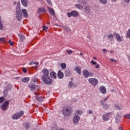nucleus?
Segmentation results:
<instances>
[{"instance_id":"50","label":"nucleus","mask_w":130,"mask_h":130,"mask_svg":"<svg viewBox=\"0 0 130 130\" xmlns=\"http://www.w3.org/2000/svg\"><path fill=\"white\" fill-rule=\"evenodd\" d=\"M29 66H32V64H36V62L32 61V62H29Z\"/></svg>"},{"instance_id":"22","label":"nucleus","mask_w":130,"mask_h":130,"mask_svg":"<svg viewBox=\"0 0 130 130\" xmlns=\"http://www.w3.org/2000/svg\"><path fill=\"white\" fill-rule=\"evenodd\" d=\"M75 8L79 9V10H83V9H84V7H83V6L81 4H76Z\"/></svg>"},{"instance_id":"30","label":"nucleus","mask_w":130,"mask_h":130,"mask_svg":"<svg viewBox=\"0 0 130 130\" xmlns=\"http://www.w3.org/2000/svg\"><path fill=\"white\" fill-rule=\"evenodd\" d=\"M115 107L116 109H117L118 110H121V109H122V107L121 106H119L118 104L115 105Z\"/></svg>"},{"instance_id":"58","label":"nucleus","mask_w":130,"mask_h":130,"mask_svg":"<svg viewBox=\"0 0 130 130\" xmlns=\"http://www.w3.org/2000/svg\"><path fill=\"white\" fill-rule=\"evenodd\" d=\"M124 2H125V3H127V4H128V3H129L130 0H124Z\"/></svg>"},{"instance_id":"40","label":"nucleus","mask_w":130,"mask_h":130,"mask_svg":"<svg viewBox=\"0 0 130 130\" xmlns=\"http://www.w3.org/2000/svg\"><path fill=\"white\" fill-rule=\"evenodd\" d=\"M67 53H69V54H71V53H73V51L72 50H67Z\"/></svg>"},{"instance_id":"27","label":"nucleus","mask_w":130,"mask_h":130,"mask_svg":"<svg viewBox=\"0 0 130 130\" xmlns=\"http://www.w3.org/2000/svg\"><path fill=\"white\" fill-rule=\"evenodd\" d=\"M17 8H16V12H18L20 11H21V10L20 9V6H21V4L20 3V2H18L17 4Z\"/></svg>"},{"instance_id":"2","label":"nucleus","mask_w":130,"mask_h":130,"mask_svg":"<svg viewBox=\"0 0 130 130\" xmlns=\"http://www.w3.org/2000/svg\"><path fill=\"white\" fill-rule=\"evenodd\" d=\"M73 113V109L71 107H66L63 109V114L64 116H71Z\"/></svg>"},{"instance_id":"44","label":"nucleus","mask_w":130,"mask_h":130,"mask_svg":"<svg viewBox=\"0 0 130 130\" xmlns=\"http://www.w3.org/2000/svg\"><path fill=\"white\" fill-rule=\"evenodd\" d=\"M32 81L34 82V83H37V82H38V80L36 78H34V79H32Z\"/></svg>"},{"instance_id":"19","label":"nucleus","mask_w":130,"mask_h":130,"mask_svg":"<svg viewBox=\"0 0 130 130\" xmlns=\"http://www.w3.org/2000/svg\"><path fill=\"white\" fill-rule=\"evenodd\" d=\"M21 4L24 7H27L28 1L27 0H21Z\"/></svg>"},{"instance_id":"54","label":"nucleus","mask_w":130,"mask_h":130,"mask_svg":"<svg viewBox=\"0 0 130 130\" xmlns=\"http://www.w3.org/2000/svg\"><path fill=\"white\" fill-rule=\"evenodd\" d=\"M22 71L23 73H27V69L26 68H23Z\"/></svg>"},{"instance_id":"46","label":"nucleus","mask_w":130,"mask_h":130,"mask_svg":"<svg viewBox=\"0 0 130 130\" xmlns=\"http://www.w3.org/2000/svg\"><path fill=\"white\" fill-rule=\"evenodd\" d=\"M64 29L65 30H66L67 31H68L69 32H70L71 31L70 27H65Z\"/></svg>"},{"instance_id":"12","label":"nucleus","mask_w":130,"mask_h":130,"mask_svg":"<svg viewBox=\"0 0 130 130\" xmlns=\"http://www.w3.org/2000/svg\"><path fill=\"white\" fill-rule=\"evenodd\" d=\"M21 13H22L24 17H25V18H28V11H27V10L23 9L21 10Z\"/></svg>"},{"instance_id":"21","label":"nucleus","mask_w":130,"mask_h":130,"mask_svg":"<svg viewBox=\"0 0 130 130\" xmlns=\"http://www.w3.org/2000/svg\"><path fill=\"white\" fill-rule=\"evenodd\" d=\"M75 71L79 74V75H81L82 74V72H81V67L77 66L76 69H75Z\"/></svg>"},{"instance_id":"15","label":"nucleus","mask_w":130,"mask_h":130,"mask_svg":"<svg viewBox=\"0 0 130 130\" xmlns=\"http://www.w3.org/2000/svg\"><path fill=\"white\" fill-rule=\"evenodd\" d=\"M45 12H46V10L43 7L39 8L38 10V13H39V14L41 13H44Z\"/></svg>"},{"instance_id":"14","label":"nucleus","mask_w":130,"mask_h":130,"mask_svg":"<svg viewBox=\"0 0 130 130\" xmlns=\"http://www.w3.org/2000/svg\"><path fill=\"white\" fill-rule=\"evenodd\" d=\"M99 90L102 94H106V88L103 86H101Z\"/></svg>"},{"instance_id":"6","label":"nucleus","mask_w":130,"mask_h":130,"mask_svg":"<svg viewBox=\"0 0 130 130\" xmlns=\"http://www.w3.org/2000/svg\"><path fill=\"white\" fill-rule=\"evenodd\" d=\"M111 114H112V113H106V114H104L103 116V119L104 120V121H107V120H109V119L111 118Z\"/></svg>"},{"instance_id":"41","label":"nucleus","mask_w":130,"mask_h":130,"mask_svg":"<svg viewBox=\"0 0 130 130\" xmlns=\"http://www.w3.org/2000/svg\"><path fill=\"white\" fill-rule=\"evenodd\" d=\"M67 16L68 17H69V18H71V17H72V12H69L67 13Z\"/></svg>"},{"instance_id":"9","label":"nucleus","mask_w":130,"mask_h":130,"mask_svg":"<svg viewBox=\"0 0 130 130\" xmlns=\"http://www.w3.org/2000/svg\"><path fill=\"white\" fill-rule=\"evenodd\" d=\"M114 35L115 36L117 40L119 42H121V41H122V38L120 36V35H119V34H117L116 32H114Z\"/></svg>"},{"instance_id":"59","label":"nucleus","mask_w":130,"mask_h":130,"mask_svg":"<svg viewBox=\"0 0 130 130\" xmlns=\"http://www.w3.org/2000/svg\"><path fill=\"white\" fill-rule=\"evenodd\" d=\"M43 30H45V29H46V26H43Z\"/></svg>"},{"instance_id":"42","label":"nucleus","mask_w":130,"mask_h":130,"mask_svg":"<svg viewBox=\"0 0 130 130\" xmlns=\"http://www.w3.org/2000/svg\"><path fill=\"white\" fill-rule=\"evenodd\" d=\"M87 113H88V114H92L93 111L92 110H89L87 111Z\"/></svg>"},{"instance_id":"60","label":"nucleus","mask_w":130,"mask_h":130,"mask_svg":"<svg viewBox=\"0 0 130 130\" xmlns=\"http://www.w3.org/2000/svg\"><path fill=\"white\" fill-rule=\"evenodd\" d=\"M93 58L94 60H97V58H96V57H93Z\"/></svg>"},{"instance_id":"51","label":"nucleus","mask_w":130,"mask_h":130,"mask_svg":"<svg viewBox=\"0 0 130 130\" xmlns=\"http://www.w3.org/2000/svg\"><path fill=\"white\" fill-rule=\"evenodd\" d=\"M47 3L49 5H50V6H52V3H51V1H50V0H49Z\"/></svg>"},{"instance_id":"5","label":"nucleus","mask_w":130,"mask_h":130,"mask_svg":"<svg viewBox=\"0 0 130 130\" xmlns=\"http://www.w3.org/2000/svg\"><path fill=\"white\" fill-rule=\"evenodd\" d=\"M88 81L93 86H97L98 85V80L95 78H89Z\"/></svg>"},{"instance_id":"8","label":"nucleus","mask_w":130,"mask_h":130,"mask_svg":"<svg viewBox=\"0 0 130 130\" xmlns=\"http://www.w3.org/2000/svg\"><path fill=\"white\" fill-rule=\"evenodd\" d=\"M84 11L86 14L91 13V7L89 5H86L84 7Z\"/></svg>"},{"instance_id":"20","label":"nucleus","mask_w":130,"mask_h":130,"mask_svg":"<svg viewBox=\"0 0 130 130\" xmlns=\"http://www.w3.org/2000/svg\"><path fill=\"white\" fill-rule=\"evenodd\" d=\"M50 75L53 79H56V73H55V72L53 71L51 72Z\"/></svg>"},{"instance_id":"61","label":"nucleus","mask_w":130,"mask_h":130,"mask_svg":"<svg viewBox=\"0 0 130 130\" xmlns=\"http://www.w3.org/2000/svg\"><path fill=\"white\" fill-rule=\"evenodd\" d=\"M118 129L119 130H122V128L121 127H119Z\"/></svg>"},{"instance_id":"56","label":"nucleus","mask_w":130,"mask_h":130,"mask_svg":"<svg viewBox=\"0 0 130 130\" xmlns=\"http://www.w3.org/2000/svg\"><path fill=\"white\" fill-rule=\"evenodd\" d=\"M103 51L104 53H105V52H107V50L106 49H104Z\"/></svg>"},{"instance_id":"7","label":"nucleus","mask_w":130,"mask_h":130,"mask_svg":"<svg viewBox=\"0 0 130 130\" xmlns=\"http://www.w3.org/2000/svg\"><path fill=\"white\" fill-rule=\"evenodd\" d=\"M100 103L101 106H103L104 109H108V108H109V105L106 104V102H105L104 101H101Z\"/></svg>"},{"instance_id":"23","label":"nucleus","mask_w":130,"mask_h":130,"mask_svg":"<svg viewBox=\"0 0 130 130\" xmlns=\"http://www.w3.org/2000/svg\"><path fill=\"white\" fill-rule=\"evenodd\" d=\"M72 14L73 17H78L79 13L76 11H72Z\"/></svg>"},{"instance_id":"16","label":"nucleus","mask_w":130,"mask_h":130,"mask_svg":"<svg viewBox=\"0 0 130 130\" xmlns=\"http://www.w3.org/2000/svg\"><path fill=\"white\" fill-rule=\"evenodd\" d=\"M57 75H58V78H59V79H62L63 78V73L61 72L60 70L58 71Z\"/></svg>"},{"instance_id":"62","label":"nucleus","mask_w":130,"mask_h":130,"mask_svg":"<svg viewBox=\"0 0 130 130\" xmlns=\"http://www.w3.org/2000/svg\"><path fill=\"white\" fill-rule=\"evenodd\" d=\"M110 53H113V51H111Z\"/></svg>"},{"instance_id":"39","label":"nucleus","mask_w":130,"mask_h":130,"mask_svg":"<svg viewBox=\"0 0 130 130\" xmlns=\"http://www.w3.org/2000/svg\"><path fill=\"white\" fill-rule=\"evenodd\" d=\"M69 86L71 88H72L73 87H74V83L72 82H70L69 84Z\"/></svg>"},{"instance_id":"37","label":"nucleus","mask_w":130,"mask_h":130,"mask_svg":"<svg viewBox=\"0 0 130 130\" xmlns=\"http://www.w3.org/2000/svg\"><path fill=\"white\" fill-rule=\"evenodd\" d=\"M5 101V98L4 97H1L0 98V103H3Z\"/></svg>"},{"instance_id":"52","label":"nucleus","mask_w":130,"mask_h":130,"mask_svg":"<svg viewBox=\"0 0 130 130\" xmlns=\"http://www.w3.org/2000/svg\"><path fill=\"white\" fill-rule=\"evenodd\" d=\"M110 60H111V61L114 62H117V60H114V59H113V58H111Z\"/></svg>"},{"instance_id":"45","label":"nucleus","mask_w":130,"mask_h":130,"mask_svg":"<svg viewBox=\"0 0 130 130\" xmlns=\"http://www.w3.org/2000/svg\"><path fill=\"white\" fill-rule=\"evenodd\" d=\"M108 98H109V97L107 96L106 98H104L103 99L104 100H102V101H104L105 102L106 101H107V100H108Z\"/></svg>"},{"instance_id":"43","label":"nucleus","mask_w":130,"mask_h":130,"mask_svg":"<svg viewBox=\"0 0 130 130\" xmlns=\"http://www.w3.org/2000/svg\"><path fill=\"white\" fill-rule=\"evenodd\" d=\"M0 29L3 30V23H2V20H0Z\"/></svg>"},{"instance_id":"24","label":"nucleus","mask_w":130,"mask_h":130,"mask_svg":"<svg viewBox=\"0 0 130 130\" xmlns=\"http://www.w3.org/2000/svg\"><path fill=\"white\" fill-rule=\"evenodd\" d=\"M78 3L81 4V5H87L88 2L86 0H79L78 1Z\"/></svg>"},{"instance_id":"33","label":"nucleus","mask_w":130,"mask_h":130,"mask_svg":"<svg viewBox=\"0 0 130 130\" xmlns=\"http://www.w3.org/2000/svg\"><path fill=\"white\" fill-rule=\"evenodd\" d=\"M37 100H38V101L42 102V101H44V98L42 96H40L39 98H37Z\"/></svg>"},{"instance_id":"25","label":"nucleus","mask_w":130,"mask_h":130,"mask_svg":"<svg viewBox=\"0 0 130 130\" xmlns=\"http://www.w3.org/2000/svg\"><path fill=\"white\" fill-rule=\"evenodd\" d=\"M23 126L25 129H29L30 128V124L28 123H25L23 124Z\"/></svg>"},{"instance_id":"29","label":"nucleus","mask_w":130,"mask_h":130,"mask_svg":"<svg viewBox=\"0 0 130 130\" xmlns=\"http://www.w3.org/2000/svg\"><path fill=\"white\" fill-rule=\"evenodd\" d=\"M66 75L67 77H70L71 75H72V73H71V71L69 70H67L65 72Z\"/></svg>"},{"instance_id":"13","label":"nucleus","mask_w":130,"mask_h":130,"mask_svg":"<svg viewBox=\"0 0 130 130\" xmlns=\"http://www.w3.org/2000/svg\"><path fill=\"white\" fill-rule=\"evenodd\" d=\"M80 120V117L78 115H76L73 118L74 123H77Z\"/></svg>"},{"instance_id":"47","label":"nucleus","mask_w":130,"mask_h":130,"mask_svg":"<svg viewBox=\"0 0 130 130\" xmlns=\"http://www.w3.org/2000/svg\"><path fill=\"white\" fill-rule=\"evenodd\" d=\"M4 93L5 97H6V96L8 95V92H7V90H6L4 91Z\"/></svg>"},{"instance_id":"1","label":"nucleus","mask_w":130,"mask_h":130,"mask_svg":"<svg viewBox=\"0 0 130 130\" xmlns=\"http://www.w3.org/2000/svg\"><path fill=\"white\" fill-rule=\"evenodd\" d=\"M43 74L42 79L45 84L47 85H51L52 84V79L49 77V71L46 69H44L42 70Z\"/></svg>"},{"instance_id":"17","label":"nucleus","mask_w":130,"mask_h":130,"mask_svg":"<svg viewBox=\"0 0 130 130\" xmlns=\"http://www.w3.org/2000/svg\"><path fill=\"white\" fill-rule=\"evenodd\" d=\"M30 81V78L29 77H24L23 79H21V82L23 83H28Z\"/></svg>"},{"instance_id":"63","label":"nucleus","mask_w":130,"mask_h":130,"mask_svg":"<svg viewBox=\"0 0 130 130\" xmlns=\"http://www.w3.org/2000/svg\"><path fill=\"white\" fill-rule=\"evenodd\" d=\"M35 67L36 69H37V68H38V66H35Z\"/></svg>"},{"instance_id":"49","label":"nucleus","mask_w":130,"mask_h":130,"mask_svg":"<svg viewBox=\"0 0 130 130\" xmlns=\"http://www.w3.org/2000/svg\"><path fill=\"white\" fill-rule=\"evenodd\" d=\"M91 63L93 64V66H95V64H96L97 62H96L94 60H91Z\"/></svg>"},{"instance_id":"28","label":"nucleus","mask_w":130,"mask_h":130,"mask_svg":"<svg viewBox=\"0 0 130 130\" xmlns=\"http://www.w3.org/2000/svg\"><path fill=\"white\" fill-rule=\"evenodd\" d=\"M49 11L50 12V14H51L52 15H55V12H54V10L52 8H49Z\"/></svg>"},{"instance_id":"36","label":"nucleus","mask_w":130,"mask_h":130,"mask_svg":"<svg viewBox=\"0 0 130 130\" xmlns=\"http://www.w3.org/2000/svg\"><path fill=\"white\" fill-rule=\"evenodd\" d=\"M100 2L103 4V5H106L107 4V0H100Z\"/></svg>"},{"instance_id":"31","label":"nucleus","mask_w":130,"mask_h":130,"mask_svg":"<svg viewBox=\"0 0 130 130\" xmlns=\"http://www.w3.org/2000/svg\"><path fill=\"white\" fill-rule=\"evenodd\" d=\"M6 39H6V38H5V37L1 38L0 42H2V43H6V42H7Z\"/></svg>"},{"instance_id":"48","label":"nucleus","mask_w":130,"mask_h":130,"mask_svg":"<svg viewBox=\"0 0 130 130\" xmlns=\"http://www.w3.org/2000/svg\"><path fill=\"white\" fill-rule=\"evenodd\" d=\"M95 68L96 69H99L100 68V65L99 64H96L95 66Z\"/></svg>"},{"instance_id":"57","label":"nucleus","mask_w":130,"mask_h":130,"mask_svg":"<svg viewBox=\"0 0 130 130\" xmlns=\"http://www.w3.org/2000/svg\"><path fill=\"white\" fill-rule=\"evenodd\" d=\"M118 117H120V115H119V113H117V114L116 119H117V118H118Z\"/></svg>"},{"instance_id":"18","label":"nucleus","mask_w":130,"mask_h":130,"mask_svg":"<svg viewBox=\"0 0 130 130\" xmlns=\"http://www.w3.org/2000/svg\"><path fill=\"white\" fill-rule=\"evenodd\" d=\"M83 76L84 78H88L89 77V72L86 70H84Z\"/></svg>"},{"instance_id":"53","label":"nucleus","mask_w":130,"mask_h":130,"mask_svg":"<svg viewBox=\"0 0 130 130\" xmlns=\"http://www.w3.org/2000/svg\"><path fill=\"white\" fill-rule=\"evenodd\" d=\"M89 77H93V76H94V74H93V73L91 72V73H89Z\"/></svg>"},{"instance_id":"64","label":"nucleus","mask_w":130,"mask_h":130,"mask_svg":"<svg viewBox=\"0 0 130 130\" xmlns=\"http://www.w3.org/2000/svg\"><path fill=\"white\" fill-rule=\"evenodd\" d=\"M80 55H83V53H80Z\"/></svg>"},{"instance_id":"11","label":"nucleus","mask_w":130,"mask_h":130,"mask_svg":"<svg viewBox=\"0 0 130 130\" xmlns=\"http://www.w3.org/2000/svg\"><path fill=\"white\" fill-rule=\"evenodd\" d=\"M9 101H7L6 102H5L2 105V109L3 110H6V109H7V108L8 107V106H9Z\"/></svg>"},{"instance_id":"4","label":"nucleus","mask_w":130,"mask_h":130,"mask_svg":"<svg viewBox=\"0 0 130 130\" xmlns=\"http://www.w3.org/2000/svg\"><path fill=\"white\" fill-rule=\"evenodd\" d=\"M28 88L31 90V91H38L40 87L38 85H36L35 84L30 83L28 85Z\"/></svg>"},{"instance_id":"32","label":"nucleus","mask_w":130,"mask_h":130,"mask_svg":"<svg viewBox=\"0 0 130 130\" xmlns=\"http://www.w3.org/2000/svg\"><path fill=\"white\" fill-rule=\"evenodd\" d=\"M18 36L21 41H23V40H24V39H25V37L24 36V35H23L22 34L18 35Z\"/></svg>"},{"instance_id":"38","label":"nucleus","mask_w":130,"mask_h":130,"mask_svg":"<svg viewBox=\"0 0 130 130\" xmlns=\"http://www.w3.org/2000/svg\"><path fill=\"white\" fill-rule=\"evenodd\" d=\"M77 113H78V114H79V115H82V114H83V112L81 110H78L77 111Z\"/></svg>"},{"instance_id":"10","label":"nucleus","mask_w":130,"mask_h":130,"mask_svg":"<svg viewBox=\"0 0 130 130\" xmlns=\"http://www.w3.org/2000/svg\"><path fill=\"white\" fill-rule=\"evenodd\" d=\"M17 14L16 15V18H17V21H21V19H22V11H17Z\"/></svg>"},{"instance_id":"55","label":"nucleus","mask_w":130,"mask_h":130,"mask_svg":"<svg viewBox=\"0 0 130 130\" xmlns=\"http://www.w3.org/2000/svg\"><path fill=\"white\" fill-rule=\"evenodd\" d=\"M9 44H10L11 46H12V45H13L14 44V43H13V42H12L11 41V40H9Z\"/></svg>"},{"instance_id":"34","label":"nucleus","mask_w":130,"mask_h":130,"mask_svg":"<svg viewBox=\"0 0 130 130\" xmlns=\"http://www.w3.org/2000/svg\"><path fill=\"white\" fill-rule=\"evenodd\" d=\"M61 67L63 70H66L67 69V64H66V63H61Z\"/></svg>"},{"instance_id":"26","label":"nucleus","mask_w":130,"mask_h":130,"mask_svg":"<svg viewBox=\"0 0 130 130\" xmlns=\"http://www.w3.org/2000/svg\"><path fill=\"white\" fill-rule=\"evenodd\" d=\"M114 36V34H111L110 35H109L108 36V39L110 41H112V40H113V37Z\"/></svg>"},{"instance_id":"3","label":"nucleus","mask_w":130,"mask_h":130,"mask_svg":"<svg viewBox=\"0 0 130 130\" xmlns=\"http://www.w3.org/2000/svg\"><path fill=\"white\" fill-rule=\"evenodd\" d=\"M23 115H24V112L21 111L12 115V119H19Z\"/></svg>"},{"instance_id":"35","label":"nucleus","mask_w":130,"mask_h":130,"mask_svg":"<svg viewBox=\"0 0 130 130\" xmlns=\"http://www.w3.org/2000/svg\"><path fill=\"white\" fill-rule=\"evenodd\" d=\"M123 117H124V118H127V119H130V114L124 115Z\"/></svg>"}]
</instances>
